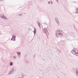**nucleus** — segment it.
<instances>
[{
    "label": "nucleus",
    "mask_w": 78,
    "mask_h": 78,
    "mask_svg": "<svg viewBox=\"0 0 78 78\" xmlns=\"http://www.w3.org/2000/svg\"><path fill=\"white\" fill-rule=\"evenodd\" d=\"M40 25H41V23H39V28H41V27H40Z\"/></svg>",
    "instance_id": "a211bd4d"
},
{
    "label": "nucleus",
    "mask_w": 78,
    "mask_h": 78,
    "mask_svg": "<svg viewBox=\"0 0 78 78\" xmlns=\"http://www.w3.org/2000/svg\"><path fill=\"white\" fill-rule=\"evenodd\" d=\"M62 30L58 29L55 31V35L57 37H62L63 36V34L62 33Z\"/></svg>",
    "instance_id": "f257e3e1"
},
{
    "label": "nucleus",
    "mask_w": 78,
    "mask_h": 78,
    "mask_svg": "<svg viewBox=\"0 0 78 78\" xmlns=\"http://www.w3.org/2000/svg\"><path fill=\"white\" fill-rule=\"evenodd\" d=\"M56 1H57V2H58V0H56Z\"/></svg>",
    "instance_id": "aec40b11"
},
{
    "label": "nucleus",
    "mask_w": 78,
    "mask_h": 78,
    "mask_svg": "<svg viewBox=\"0 0 78 78\" xmlns=\"http://www.w3.org/2000/svg\"><path fill=\"white\" fill-rule=\"evenodd\" d=\"M0 1H3V0H0Z\"/></svg>",
    "instance_id": "6ab92c4d"
},
{
    "label": "nucleus",
    "mask_w": 78,
    "mask_h": 78,
    "mask_svg": "<svg viewBox=\"0 0 78 78\" xmlns=\"http://www.w3.org/2000/svg\"><path fill=\"white\" fill-rule=\"evenodd\" d=\"M43 31L44 33H45V34H46L47 36H48V30H47V28H44L43 29Z\"/></svg>",
    "instance_id": "7ed1b4c3"
},
{
    "label": "nucleus",
    "mask_w": 78,
    "mask_h": 78,
    "mask_svg": "<svg viewBox=\"0 0 78 78\" xmlns=\"http://www.w3.org/2000/svg\"><path fill=\"white\" fill-rule=\"evenodd\" d=\"M76 9V14H78V8Z\"/></svg>",
    "instance_id": "9b49d317"
},
{
    "label": "nucleus",
    "mask_w": 78,
    "mask_h": 78,
    "mask_svg": "<svg viewBox=\"0 0 78 78\" xmlns=\"http://www.w3.org/2000/svg\"><path fill=\"white\" fill-rule=\"evenodd\" d=\"M55 20L56 23H59V20H58V18H55Z\"/></svg>",
    "instance_id": "9d476101"
},
{
    "label": "nucleus",
    "mask_w": 78,
    "mask_h": 78,
    "mask_svg": "<svg viewBox=\"0 0 78 78\" xmlns=\"http://www.w3.org/2000/svg\"><path fill=\"white\" fill-rule=\"evenodd\" d=\"M34 56H35V55H34Z\"/></svg>",
    "instance_id": "4be33fe9"
},
{
    "label": "nucleus",
    "mask_w": 78,
    "mask_h": 78,
    "mask_svg": "<svg viewBox=\"0 0 78 78\" xmlns=\"http://www.w3.org/2000/svg\"><path fill=\"white\" fill-rule=\"evenodd\" d=\"M48 4H50V2L49 1L48 2Z\"/></svg>",
    "instance_id": "f3484780"
},
{
    "label": "nucleus",
    "mask_w": 78,
    "mask_h": 78,
    "mask_svg": "<svg viewBox=\"0 0 78 78\" xmlns=\"http://www.w3.org/2000/svg\"><path fill=\"white\" fill-rule=\"evenodd\" d=\"M0 17H2V19H5V20H7L8 19V18L6 17V16H5L3 14H1L0 15Z\"/></svg>",
    "instance_id": "20e7f679"
},
{
    "label": "nucleus",
    "mask_w": 78,
    "mask_h": 78,
    "mask_svg": "<svg viewBox=\"0 0 78 78\" xmlns=\"http://www.w3.org/2000/svg\"><path fill=\"white\" fill-rule=\"evenodd\" d=\"M34 30L33 32L34 33V35H35L36 34V29L35 28H34Z\"/></svg>",
    "instance_id": "1a4fd4ad"
},
{
    "label": "nucleus",
    "mask_w": 78,
    "mask_h": 78,
    "mask_svg": "<svg viewBox=\"0 0 78 78\" xmlns=\"http://www.w3.org/2000/svg\"><path fill=\"white\" fill-rule=\"evenodd\" d=\"M29 30H31V29L30 28L29 29Z\"/></svg>",
    "instance_id": "412c9836"
},
{
    "label": "nucleus",
    "mask_w": 78,
    "mask_h": 78,
    "mask_svg": "<svg viewBox=\"0 0 78 78\" xmlns=\"http://www.w3.org/2000/svg\"><path fill=\"white\" fill-rule=\"evenodd\" d=\"M16 35H13L12 36V37L11 39V41H16Z\"/></svg>",
    "instance_id": "39448f33"
},
{
    "label": "nucleus",
    "mask_w": 78,
    "mask_h": 78,
    "mask_svg": "<svg viewBox=\"0 0 78 78\" xmlns=\"http://www.w3.org/2000/svg\"><path fill=\"white\" fill-rule=\"evenodd\" d=\"M13 65V63L12 62H10V66H12Z\"/></svg>",
    "instance_id": "f8f14e48"
},
{
    "label": "nucleus",
    "mask_w": 78,
    "mask_h": 78,
    "mask_svg": "<svg viewBox=\"0 0 78 78\" xmlns=\"http://www.w3.org/2000/svg\"><path fill=\"white\" fill-rule=\"evenodd\" d=\"M19 16H22V14H19Z\"/></svg>",
    "instance_id": "dca6fc26"
},
{
    "label": "nucleus",
    "mask_w": 78,
    "mask_h": 78,
    "mask_svg": "<svg viewBox=\"0 0 78 78\" xmlns=\"http://www.w3.org/2000/svg\"><path fill=\"white\" fill-rule=\"evenodd\" d=\"M51 5H53V2H52V1H51Z\"/></svg>",
    "instance_id": "4468645a"
},
{
    "label": "nucleus",
    "mask_w": 78,
    "mask_h": 78,
    "mask_svg": "<svg viewBox=\"0 0 78 78\" xmlns=\"http://www.w3.org/2000/svg\"><path fill=\"white\" fill-rule=\"evenodd\" d=\"M13 58L15 59H16V58H17V57H16V56H14V57H13Z\"/></svg>",
    "instance_id": "ddd939ff"
},
{
    "label": "nucleus",
    "mask_w": 78,
    "mask_h": 78,
    "mask_svg": "<svg viewBox=\"0 0 78 78\" xmlns=\"http://www.w3.org/2000/svg\"><path fill=\"white\" fill-rule=\"evenodd\" d=\"M37 23L38 24V26H39V21H37Z\"/></svg>",
    "instance_id": "2eb2a0df"
},
{
    "label": "nucleus",
    "mask_w": 78,
    "mask_h": 78,
    "mask_svg": "<svg viewBox=\"0 0 78 78\" xmlns=\"http://www.w3.org/2000/svg\"><path fill=\"white\" fill-rule=\"evenodd\" d=\"M71 52L72 54L73 55H76V54L77 56H78V50L77 49H74V50L73 49L71 51Z\"/></svg>",
    "instance_id": "f03ea898"
},
{
    "label": "nucleus",
    "mask_w": 78,
    "mask_h": 78,
    "mask_svg": "<svg viewBox=\"0 0 78 78\" xmlns=\"http://www.w3.org/2000/svg\"><path fill=\"white\" fill-rule=\"evenodd\" d=\"M76 76H78V68L76 69Z\"/></svg>",
    "instance_id": "6e6552de"
},
{
    "label": "nucleus",
    "mask_w": 78,
    "mask_h": 78,
    "mask_svg": "<svg viewBox=\"0 0 78 78\" xmlns=\"http://www.w3.org/2000/svg\"><path fill=\"white\" fill-rule=\"evenodd\" d=\"M13 73H14V68H13L12 70L9 72L8 74L9 75L10 74H12Z\"/></svg>",
    "instance_id": "423d86ee"
},
{
    "label": "nucleus",
    "mask_w": 78,
    "mask_h": 78,
    "mask_svg": "<svg viewBox=\"0 0 78 78\" xmlns=\"http://www.w3.org/2000/svg\"><path fill=\"white\" fill-rule=\"evenodd\" d=\"M16 53H17V55H18L19 57H20V54H21V53L20 52H16Z\"/></svg>",
    "instance_id": "0eeeda50"
}]
</instances>
